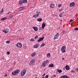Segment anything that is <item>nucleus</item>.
Masks as SVG:
<instances>
[{"mask_svg": "<svg viewBox=\"0 0 78 78\" xmlns=\"http://www.w3.org/2000/svg\"><path fill=\"white\" fill-rule=\"evenodd\" d=\"M37 15H38V16H39V13H37Z\"/></svg>", "mask_w": 78, "mask_h": 78, "instance_id": "46", "label": "nucleus"}, {"mask_svg": "<svg viewBox=\"0 0 78 78\" xmlns=\"http://www.w3.org/2000/svg\"><path fill=\"white\" fill-rule=\"evenodd\" d=\"M59 33H57V34H56L55 36H54V39H58V38L59 37Z\"/></svg>", "mask_w": 78, "mask_h": 78, "instance_id": "7", "label": "nucleus"}, {"mask_svg": "<svg viewBox=\"0 0 78 78\" xmlns=\"http://www.w3.org/2000/svg\"><path fill=\"white\" fill-rule=\"evenodd\" d=\"M35 55H36V53L35 52H34L31 54V56L32 57H34Z\"/></svg>", "mask_w": 78, "mask_h": 78, "instance_id": "22", "label": "nucleus"}, {"mask_svg": "<svg viewBox=\"0 0 78 78\" xmlns=\"http://www.w3.org/2000/svg\"><path fill=\"white\" fill-rule=\"evenodd\" d=\"M13 17V16L12 15H11L9 17V19H11Z\"/></svg>", "mask_w": 78, "mask_h": 78, "instance_id": "29", "label": "nucleus"}, {"mask_svg": "<svg viewBox=\"0 0 78 78\" xmlns=\"http://www.w3.org/2000/svg\"><path fill=\"white\" fill-rule=\"evenodd\" d=\"M60 78H69L68 76H62Z\"/></svg>", "mask_w": 78, "mask_h": 78, "instance_id": "12", "label": "nucleus"}, {"mask_svg": "<svg viewBox=\"0 0 78 78\" xmlns=\"http://www.w3.org/2000/svg\"><path fill=\"white\" fill-rule=\"evenodd\" d=\"M9 31V29H5L3 31V32H4L5 34L7 33Z\"/></svg>", "mask_w": 78, "mask_h": 78, "instance_id": "9", "label": "nucleus"}, {"mask_svg": "<svg viewBox=\"0 0 78 78\" xmlns=\"http://www.w3.org/2000/svg\"><path fill=\"white\" fill-rule=\"evenodd\" d=\"M23 9H24V7H22L20 8L19 9V10H23Z\"/></svg>", "mask_w": 78, "mask_h": 78, "instance_id": "24", "label": "nucleus"}, {"mask_svg": "<svg viewBox=\"0 0 78 78\" xmlns=\"http://www.w3.org/2000/svg\"><path fill=\"white\" fill-rule=\"evenodd\" d=\"M44 37L40 38L38 40L37 42H40L41 41H43V40H44Z\"/></svg>", "mask_w": 78, "mask_h": 78, "instance_id": "8", "label": "nucleus"}, {"mask_svg": "<svg viewBox=\"0 0 78 78\" xmlns=\"http://www.w3.org/2000/svg\"><path fill=\"white\" fill-rule=\"evenodd\" d=\"M33 28L35 31H38V28L37 27H33Z\"/></svg>", "mask_w": 78, "mask_h": 78, "instance_id": "10", "label": "nucleus"}, {"mask_svg": "<svg viewBox=\"0 0 78 78\" xmlns=\"http://www.w3.org/2000/svg\"><path fill=\"white\" fill-rule=\"evenodd\" d=\"M39 46V45L38 44H36V45H35L34 46V48H38Z\"/></svg>", "mask_w": 78, "mask_h": 78, "instance_id": "16", "label": "nucleus"}, {"mask_svg": "<svg viewBox=\"0 0 78 78\" xmlns=\"http://www.w3.org/2000/svg\"><path fill=\"white\" fill-rule=\"evenodd\" d=\"M9 42H10V41H6V44H9Z\"/></svg>", "mask_w": 78, "mask_h": 78, "instance_id": "31", "label": "nucleus"}, {"mask_svg": "<svg viewBox=\"0 0 78 78\" xmlns=\"http://www.w3.org/2000/svg\"><path fill=\"white\" fill-rule=\"evenodd\" d=\"M63 70H65V68H63Z\"/></svg>", "mask_w": 78, "mask_h": 78, "instance_id": "55", "label": "nucleus"}, {"mask_svg": "<svg viewBox=\"0 0 78 78\" xmlns=\"http://www.w3.org/2000/svg\"><path fill=\"white\" fill-rule=\"evenodd\" d=\"M76 70H77V72H78V68H77Z\"/></svg>", "mask_w": 78, "mask_h": 78, "instance_id": "47", "label": "nucleus"}, {"mask_svg": "<svg viewBox=\"0 0 78 78\" xmlns=\"http://www.w3.org/2000/svg\"><path fill=\"white\" fill-rule=\"evenodd\" d=\"M57 72H59V73H61V72H62V70H60V69H57Z\"/></svg>", "mask_w": 78, "mask_h": 78, "instance_id": "23", "label": "nucleus"}, {"mask_svg": "<svg viewBox=\"0 0 78 78\" xmlns=\"http://www.w3.org/2000/svg\"><path fill=\"white\" fill-rule=\"evenodd\" d=\"M61 4H60L58 6V8H60V7H61Z\"/></svg>", "mask_w": 78, "mask_h": 78, "instance_id": "33", "label": "nucleus"}, {"mask_svg": "<svg viewBox=\"0 0 78 78\" xmlns=\"http://www.w3.org/2000/svg\"><path fill=\"white\" fill-rule=\"evenodd\" d=\"M33 17H35V18H36V17H38V15H37V14L34 15L33 16Z\"/></svg>", "mask_w": 78, "mask_h": 78, "instance_id": "26", "label": "nucleus"}, {"mask_svg": "<svg viewBox=\"0 0 78 78\" xmlns=\"http://www.w3.org/2000/svg\"><path fill=\"white\" fill-rule=\"evenodd\" d=\"M54 76H56V75H54Z\"/></svg>", "mask_w": 78, "mask_h": 78, "instance_id": "53", "label": "nucleus"}, {"mask_svg": "<svg viewBox=\"0 0 78 78\" xmlns=\"http://www.w3.org/2000/svg\"><path fill=\"white\" fill-rule=\"evenodd\" d=\"M59 16L60 17H62V13H60L59 15Z\"/></svg>", "mask_w": 78, "mask_h": 78, "instance_id": "27", "label": "nucleus"}, {"mask_svg": "<svg viewBox=\"0 0 78 78\" xmlns=\"http://www.w3.org/2000/svg\"><path fill=\"white\" fill-rule=\"evenodd\" d=\"M35 78H37V77H35Z\"/></svg>", "mask_w": 78, "mask_h": 78, "instance_id": "56", "label": "nucleus"}, {"mask_svg": "<svg viewBox=\"0 0 78 78\" xmlns=\"http://www.w3.org/2000/svg\"><path fill=\"white\" fill-rule=\"evenodd\" d=\"M34 39H31L30 40V41H31L32 42H33V41H34Z\"/></svg>", "mask_w": 78, "mask_h": 78, "instance_id": "32", "label": "nucleus"}, {"mask_svg": "<svg viewBox=\"0 0 78 78\" xmlns=\"http://www.w3.org/2000/svg\"><path fill=\"white\" fill-rule=\"evenodd\" d=\"M62 60H64V58H62Z\"/></svg>", "mask_w": 78, "mask_h": 78, "instance_id": "45", "label": "nucleus"}, {"mask_svg": "<svg viewBox=\"0 0 78 78\" xmlns=\"http://www.w3.org/2000/svg\"><path fill=\"white\" fill-rule=\"evenodd\" d=\"M6 19H7V17H5L4 18H1V20H6Z\"/></svg>", "mask_w": 78, "mask_h": 78, "instance_id": "17", "label": "nucleus"}, {"mask_svg": "<svg viewBox=\"0 0 78 78\" xmlns=\"http://www.w3.org/2000/svg\"><path fill=\"white\" fill-rule=\"evenodd\" d=\"M7 55H9V54H10V52L9 51L7 52Z\"/></svg>", "mask_w": 78, "mask_h": 78, "instance_id": "38", "label": "nucleus"}, {"mask_svg": "<svg viewBox=\"0 0 78 78\" xmlns=\"http://www.w3.org/2000/svg\"><path fill=\"white\" fill-rule=\"evenodd\" d=\"M9 14V13H8L7 14Z\"/></svg>", "mask_w": 78, "mask_h": 78, "instance_id": "50", "label": "nucleus"}, {"mask_svg": "<svg viewBox=\"0 0 78 78\" xmlns=\"http://www.w3.org/2000/svg\"><path fill=\"white\" fill-rule=\"evenodd\" d=\"M20 70L19 69H17L15 71H13L12 72V75H16L19 73Z\"/></svg>", "mask_w": 78, "mask_h": 78, "instance_id": "1", "label": "nucleus"}, {"mask_svg": "<svg viewBox=\"0 0 78 78\" xmlns=\"http://www.w3.org/2000/svg\"><path fill=\"white\" fill-rule=\"evenodd\" d=\"M48 62H49V61H48V60H47L46 61H44L43 62V67H45V66H46V64H47Z\"/></svg>", "mask_w": 78, "mask_h": 78, "instance_id": "4", "label": "nucleus"}, {"mask_svg": "<svg viewBox=\"0 0 78 78\" xmlns=\"http://www.w3.org/2000/svg\"><path fill=\"white\" fill-rule=\"evenodd\" d=\"M21 39H22V40H23V39H24V38H21Z\"/></svg>", "mask_w": 78, "mask_h": 78, "instance_id": "48", "label": "nucleus"}, {"mask_svg": "<svg viewBox=\"0 0 78 78\" xmlns=\"http://www.w3.org/2000/svg\"><path fill=\"white\" fill-rule=\"evenodd\" d=\"M30 62L31 64H33V63H34V62H35V60H34V59H32V60L31 61H30Z\"/></svg>", "mask_w": 78, "mask_h": 78, "instance_id": "20", "label": "nucleus"}, {"mask_svg": "<svg viewBox=\"0 0 78 78\" xmlns=\"http://www.w3.org/2000/svg\"><path fill=\"white\" fill-rule=\"evenodd\" d=\"M36 12L37 14H41V12Z\"/></svg>", "mask_w": 78, "mask_h": 78, "instance_id": "37", "label": "nucleus"}, {"mask_svg": "<svg viewBox=\"0 0 78 78\" xmlns=\"http://www.w3.org/2000/svg\"><path fill=\"white\" fill-rule=\"evenodd\" d=\"M38 37V36L37 35L35 37V39H37V37Z\"/></svg>", "mask_w": 78, "mask_h": 78, "instance_id": "36", "label": "nucleus"}, {"mask_svg": "<svg viewBox=\"0 0 78 78\" xmlns=\"http://www.w3.org/2000/svg\"><path fill=\"white\" fill-rule=\"evenodd\" d=\"M2 11V12H4V10H3V9H2V11Z\"/></svg>", "mask_w": 78, "mask_h": 78, "instance_id": "39", "label": "nucleus"}, {"mask_svg": "<svg viewBox=\"0 0 78 78\" xmlns=\"http://www.w3.org/2000/svg\"><path fill=\"white\" fill-rule=\"evenodd\" d=\"M51 56V55H50V53H48L47 55V58H50Z\"/></svg>", "mask_w": 78, "mask_h": 78, "instance_id": "18", "label": "nucleus"}, {"mask_svg": "<svg viewBox=\"0 0 78 78\" xmlns=\"http://www.w3.org/2000/svg\"><path fill=\"white\" fill-rule=\"evenodd\" d=\"M71 72L72 73H75V71L73 70H71Z\"/></svg>", "mask_w": 78, "mask_h": 78, "instance_id": "30", "label": "nucleus"}, {"mask_svg": "<svg viewBox=\"0 0 78 78\" xmlns=\"http://www.w3.org/2000/svg\"><path fill=\"white\" fill-rule=\"evenodd\" d=\"M26 69H23L21 72V76H23L25 75V74L26 73Z\"/></svg>", "mask_w": 78, "mask_h": 78, "instance_id": "2", "label": "nucleus"}, {"mask_svg": "<svg viewBox=\"0 0 78 78\" xmlns=\"http://www.w3.org/2000/svg\"><path fill=\"white\" fill-rule=\"evenodd\" d=\"M42 78H45V77H42Z\"/></svg>", "mask_w": 78, "mask_h": 78, "instance_id": "51", "label": "nucleus"}, {"mask_svg": "<svg viewBox=\"0 0 78 78\" xmlns=\"http://www.w3.org/2000/svg\"><path fill=\"white\" fill-rule=\"evenodd\" d=\"M45 75V73H44L43 75H42L43 76H44Z\"/></svg>", "mask_w": 78, "mask_h": 78, "instance_id": "40", "label": "nucleus"}, {"mask_svg": "<svg viewBox=\"0 0 78 78\" xmlns=\"http://www.w3.org/2000/svg\"><path fill=\"white\" fill-rule=\"evenodd\" d=\"M8 76V75L6 74H5V75H4V76Z\"/></svg>", "mask_w": 78, "mask_h": 78, "instance_id": "44", "label": "nucleus"}, {"mask_svg": "<svg viewBox=\"0 0 78 78\" xmlns=\"http://www.w3.org/2000/svg\"><path fill=\"white\" fill-rule=\"evenodd\" d=\"M65 68H66V70H69L70 69V67H69V66H68V65H66V66Z\"/></svg>", "mask_w": 78, "mask_h": 78, "instance_id": "11", "label": "nucleus"}, {"mask_svg": "<svg viewBox=\"0 0 78 78\" xmlns=\"http://www.w3.org/2000/svg\"><path fill=\"white\" fill-rule=\"evenodd\" d=\"M42 29H44V27H45V23H43L42 24Z\"/></svg>", "mask_w": 78, "mask_h": 78, "instance_id": "14", "label": "nucleus"}, {"mask_svg": "<svg viewBox=\"0 0 78 78\" xmlns=\"http://www.w3.org/2000/svg\"><path fill=\"white\" fill-rule=\"evenodd\" d=\"M23 3V1L22 0L19 1V4L20 5H22Z\"/></svg>", "mask_w": 78, "mask_h": 78, "instance_id": "13", "label": "nucleus"}, {"mask_svg": "<svg viewBox=\"0 0 78 78\" xmlns=\"http://www.w3.org/2000/svg\"><path fill=\"white\" fill-rule=\"evenodd\" d=\"M75 3L74 2H71L69 4V7H73L75 6Z\"/></svg>", "mask_w": 78, "mask_h": 78, "instance_id": "5", "label": "nucleus"}, {"mask_svg": "<svg viewBox=\"0 0 78 78\" xmlns=\"http://www.w3.org/2000/svg\"><path fill=\"white\" fill-rule=\"evenodd\" d=\"M45 78H48V75H46L45 76Z\"/></svg>", "mask_w": 78, "mask_h": 78, "instance_id": "34", "label": "nucleus"}, {"mask_svg": "<svg viewBox=\"0 0 78 78\" xmlns=\"http://www.w3.org/2000/svg\"><path fill=\"white\" fill-rule=\"evenodd\" d=\"M74 21V20H70V22H73Z\"/></svg>", "mask_w": 78, "mask_h": 78, "instance_id": "35", "label": "nucleus"}, {"mask_svg": "<svg viewBox=\"0 0 78 78\" xmlns=\"http://www.w3.org/2000/svg\"><path fill=\"white\" fill-rule=\"evenodd\" d=\"M23 3H27V0H23Z\"/></svg>", "mask_w": 78, "mask_h": 78, "instance_id": "25", "label": "nucleus"}, {"mask_svg": "<svg viewBox=\"0 0 78 78\" xmlns=\"http://www.w3.org/2000/svg\"><path fill=\"white\" fill-rule=\"evenodd\" d=\"M16 47H19V48H22V45L21 44V43H18L16 44Z\"/></svg>", "mask_w": 78, "mask_h": 78, "instance_id": "6", "label": "nucleus"}, {"mask_svg": "<svg viewBox=\"0 0 78 78\" xmlns=\"http://www.w3.org/2000/svg\"><path fill=\"white\" fill-rule=\"evenodd\" d=\"M39 30H42V28L41 27L39 28Z\"/></svg>", "mask_w": 78, "mask_h": 78, "instance_id": "41", "label": "nucleus"}, {"mask_svg": "<svg viewBox=\"0 0 78 78\" xmlns=\"http://www.w3.org/2000/svg\"><path fill=\"white\" fill-rule=\"evenodd\" d=\"M66 46H62L61 48V51H62V53H65V52H66Z\"/></svg>", "mask_w": 78, "mask_h": 78, "instance_id": "3", "label": "nucleus"}, {"mask_svg": "<svg viewBox=\"0 0 78 78\" xmlns=\"http://www.w3.org/2000/svg\"><path fill=\"white\" fill-rule=\"evenodd\" d=\"M37 20L38 22H41V21L42 20V18H39L37 19Z\"/></svg>", "mask_w": 78, "mask_h": 78, "instance_id": "21", "label": "nucleus"}, {"mask_svg": "<svg viewBox=\"0 0 78 78\" xmlns=\"http://www.w3.org/2000/svg\"><path fill=\"white\" fill-rule=\"evenodd\" d=\"M54 5V4H52L50 5V7L51 8H55V5Z\"/></svg>", "mask_w": 78, "mask_h": 78, "instance_id": "15", "label": "nucleus"}, {"mask_svg": "<svg viewBox=\"0 0 78 78\" xmlns=\"http://www.w3.org/2000/svg\"><path fill=\"white\" fill-rule=\"evenodd\" d=\"M9 13H11V12H9Z\"/></svg>", "mask_w": 78, "mask_h": 78, "instance_id": "52", "label": "nucleus"}, {"mask_svg": "<svg viewBox=\"0 0 78 78\" xmlns=\"http://www.w3.org/2000/svg\"><path fill=\"white\" fill-rule=\"evenodd\" d=\"M44 0V2H45V1H46V0Z\"/></svg>", "mask_w": 78, "mask_h": 78, "instance_id": "54", "label": "nucleus"}, {"mask_svg": "<svg viewBox=\"0 0 78 78\" xmlns=\"http://www.w3.org/2000/svg\"><path fill=\"white\" fill-rule=\"evenodd\" d=\"M3 12H2V11H0V13H1V14H2V13H3Z\"/></svg>", "mask_w": 78, "mask_h": 78, "instance_id": "43", "label": "nucleus"}, {"mask_svg": "<svg viewBox=\"0 0 78 78\" xmlns=\"http://www.w3.org/2000/svg\"><path fill=\"white\" fill-rule=\"evenodd\" d=\"M27 48V47H26V46H25L24 47V48Z\"/></svg>", "mask_w": 78, "mask_h": 78, "instance_id": "49", "label": "nucleus"}, {"mask_svg": "<svg viewBox=\"0 0 78 78\" xmlns=\"http://www.w3.org/2000/svg\"><path fill=\"white\" fill-rule=\"evenodd\" d=\"M3 12H2V11H0V13H1V14H2V13H3Z\"/></svg>", "mask_w": 78, "mask_h": 78, "instance_id": "42", "label": "nucleus"}, {"mask_svg": "<svg viewBox=\"0 0 78 78\" xmlns=\"http://www.w3.org/2000/svg\"><path fill=\"white\" fill-rule=\"evenodd\" d=\"M54 66V65H53V64H50L49 65V67H53Z\"/></svg>", "mask_w": 78, "mask_h": 78, "instance_id": "19", "label": "nucleus"}, {"mask_svg": "<svg viewBox=\"0 0 78 78\" xmlns=\"http://www.w3.org/2000/svg\"><path fill=\"white\" fill-rule=\"evenodd\" d=\"M45 45V44L44 43H43L41 45V47H44Z\"/></svg>", "mask_w": 78, "mask_h": 78, "instance_id": "28", "label": "nucleus"}]
</instances>
